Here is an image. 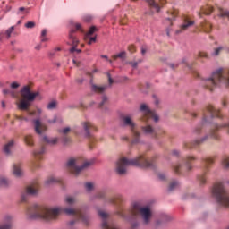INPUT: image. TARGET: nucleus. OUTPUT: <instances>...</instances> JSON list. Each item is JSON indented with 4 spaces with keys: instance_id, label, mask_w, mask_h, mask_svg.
<instances>
[{
    "instance_id": "1",
    "label": "nucleus",
    "mask_w": 229,
    "mask_h": 229,
    "mask_svg": "<svg viewBox=\"0 0 229 229\" xmlns=\"http://www.w3.org/2000/svg\"><path fill=\"white\" fill-rule=\"evenodd\" d=\"M62 212H64L67 216H73L75 218L68 223L69 226H74V224L78 223V221H81L86 226L90 225V216L87 214L85 208H63L62 207H46L34 204L27 208V216L30 219H42L47 223L56 221Z\"/></svg>"
},
{
    "instance_id": "2",
    "label": "nucleus",
    "mask_w": 229,
    "mask_h": 229,
    "mask_svg": "<svg viewBox=\"0 0 229 229\" xmlns=\"http://www.w3.org/2000/svg\"><path fill=\"white\" fill-rule=\"evenodd\" d=\"M116 215L126 221H132V219H137L140 217L144 225H149L151 223V218L153 217V212H151V208L149 206H140L139 204H133V206L125 211L119 210Z\"/></svg>"
},
{
    "instance_id": "3",
    "label": "nucleus",
    "mask_w": 229,
    "mask_h": 229,
    "mask_svg": "<svg viewBox=\"0 0 229 229\" xmlns=\"http://www.w3.org/2000/svg\"><path fill=\"white\" fill-rule=\"evenodd\" d=\"M157 156H154L150 160L146 158V156L140 155L133 159L122 157L116 162V173L118 174H126V169L129 165H135L136 167H155V161Z\"/></svg>"
},
{
    "instance_id": "4",
    "label": "nucleus",
    "mask_w": 229,
    "mask_h": 229,
    "mask_svg": "<svg viewBox=\"0 0 229 229\" xmlns=\"http://www.w3.org/2000/svg\"><path fill=\"white\" fill-rule=\"evenodd\" d=\"M140 110L142 114L141 121H143V123H147L146 126L141 127L142 131H144L146 135H151L153 139H158L160 135L165 133V131L157 132V131H155L153 126H151V121H154V123H158L159 118H158V114H157V113H155L154 111H151L148 106V105L141 104Z\"/></svg>"
},
{
    "instance_id": "5",
    "label": "nucleus",
    "mask_w": 229,
    "mask_h": 229,
    "mask_svg": "<svg viewBox=\"0 0 229 229\" xmlns=\"http://www.w3.org/2000/svg\"><path fill=\"white\" fill-rule=\"evenodd\" d=\"M204 89H208L210 92H213L217 87L225 85L228 87L229 85V72H224L223 69H218L212 72L211 76L208 79H204L201 82Z\"/></svg>"
},
{
    "instance_id": "6",
    "label": "nucleus",
    "mask_w": 229,
    "mask_h": 229,
    "mask_svg": "<svg viewBox=\"0 0 229 229\" xmlns=\"http://www.w3.org/2000/svg\"><path fill=\"white\" fill-rule=\"evenodd\" d=\"M211 193L213 198L216 199V203H218L220 207H224L225 208H229V191L225 187V183H215L212 188Z\"/></svg>"
},
{
    "instance_id": "7",
    "label": "nucleus",
    "mask_w": 229,
    "mask_h": 229,
    "mask_svg": "<svg viewBox=\"0 0 229 229\" xmlns=\"http://www.w3.org/2000/svg\"><path fill=\"white\" fill-rule=\"evenodd\" d=\"M21 99L20 103L17 104V107L19 110H22L24 112H28L30 110V106H31V103L35 101V98L39 96L38 92H31V88L29 85L24 86L20 91Z\"/></svg>"
},
{
    "instance_id": "8",
    "label": "nucleus",
    "mask_w": 229,
    "mask_h": 229,
    "mask_svg": "<svg viewBox=\"0 0 229 229\" xmlns=\"http://www.w3.org/2000/svg\"><path fill=\"white\" fill-rule=\"evenodd\" d=\"M76 31H83V29H81V24L72 23V29L69 33V44H71L72 46L70 49L71 53H74L75 51L76 53H81V49H76L78 44L80 43L78 38H76V36H74V33H76Z\"/></svg>"
},
{
    "instance_id": "9",
    "label": "nucleus",
    "mask_w": 229,
    "mask_h": 229,
    "mask_svg": "<svg viewBox=\"0 0 229 229\" xmlns=\"http://www.w3.org/2000/svg\"><path fill=\"white\" fill-rule=\"evenodd\" d=\"M196 160L195 157L190 156L184 159V164L178 163L173 166L175 174H185L189 171H192L191 162Z\"/></svg>"
},
{
    "instance_id": "10",
    "label": "nucleus",
    "mask_w": 229,
    "mask_h": 229,
    "mask_svg": "<svg viewBox=\"0 0 229 229\" xmlns=\"http://www.w3.org/2000/svg\"><path fill=\"white\" fill-rule=\"evenodd\" d=\"M78 159H69L67 162V167L69 171L75 174V176H78V174L83 171V169H87V167H90L92 164H94V161H85L82 165H78Z\"/></svg>"
},
{
    "instance_id": "11",
    "label": "nucleus",
    "mask_w": 229,
    "mask_h": 229,
    "mask_svg": "<svg viewBox=\"0 0 229 229\" xmlns=\"http://www.w3.org/2000/svg\"><path fill=\"white\" fill-rule=\"evenodd\" d=\"M123 123L124 126H128L132 133V141L131 144H140V132L137 131V124L133 123V120L130 116H124L123 118Z\"/></svg>"
},
{
    "instance_id": "12",
    "label": "nucleus",
    "mask_w": 229,
    "mask_h": 229,
    "mask_svg": "<svg viewBox=\"0 0 229 229\" xmlns=\"http://www.w3.org/2000/svg\"><path fill=\"white\" fill-rule=\"evenodd\" d=\"M214 164L213 157H204L202 158V167L203 173L198 175V181L200 185H205L207 183V174L210 171V165Z\"/></svg>"
},
{
    "instance_id": "13",
    "label": "nucleus",
    "mask_w": 229,
    "mask_h": 229,
    "mask_svg": "<svg viewBox=\"0 0 229 229\" xmlns=\"http://www.w3.org/2000/svg\"><path fill=\"white\" fill-rule=\"evenodd\" d=\"M98 216L102 220L101 228L102 229H121L119 225L114 223H109L108 217H110V215L108 213L99 210Z\"/></svg>"
},
{
    "instance_id": "14",
    "label": "nucleus",
    "mask_w": 229,
    "mask_h": 229,
    "mask_svg": "<svg viewBox=\"0 0 229 229\" xmlns=\"http://www.w3.org/2000/svg\"><path fill=\"white\" fill-rule=\"evenodd\" d=\"M214 117H221V114L218 109L209 105L203 113V123H210V119H214Z\"/></svg>"
},
{
    "instance_id": "15",
    "label": "nucleus",
    "mask_w": 229,
    "mask_h": 229,
    "mask_svg": "<svg viewBox=\"0 0 229 229\" xmlns=\"http://www.w3.org/2000/svg\"><path fill=\"white\" fill-rule=\"evenodd\" d=\"M38 192V185H30L28 186L25 190V192H23L21 196V203H26L28 202L29 196H36Z\"/></svg>"
},
{
    "instance_id": "16",
    "label": "nucleus",
    "mask_w": 229,
    "mask_h": 229,
    "mask_svg": "<svg viewBox=\"0 0 229 229\" xmlns=\"http://www.w3.org/2000/svg\"><path fill=\"white\" fill-rule=\"evenodd\" d=\"M207 139H208V136H204L200 139H197L191 142H183L182 144V148L184 149H194V148H198V146H201V144H203V142H205V140H207Z\"/></svg>"
},
{
    "instance_id": "17",
    "label": "nucleus",
    "mask_w": 229,
    "mask_h": 229,
    "mask_svg": "<svg viewBox=\"0 0 229 229\" xmlns=\"http://www.w3.org/2000/svg\"><path fill=\"white\" fill-rule=\"evenodd\" d=\"M191 26H194V21H191L189 17L184 16L183 24L180 26L179 30H175V35H180V33L187 31Z\"/></svg>"
},
{
    "instance_id": "18",
    "label": "nucleus",
    "mask_w": 229,
    "mask_h": 229,
    "mask_svg": "<svg viewBox=\"0 0 229 229\" xmlns=\"http://www.w3.org/2000/svg\"><path fill=\"white\" fill-rule=\"evenodd\" d=\"M33 124H34V131L38 135H42V133L47 131V125L44 124L40 119H35L33 120Z\"/></svg>"
},
{
    "instance_id": "19",
    "label": "nucleus",
    "mask_w": 229,
    "mask_h": 229,
    "mask_svg": "<svg viewBox=\"0 0 229 229\" xmlns=\"http://www.w3.org/2000/svg\"><path fill=\"white\" fill-rule=\"evenodd\" d=\"M82 127L86 133V137H90L92 131H98V128L96 127V125H94V123L90 122H83Z\"/></svg>"
},
{
    "instance_id": "20",
    "label": "nucleus",
    "mask_w": 229,
    "mask_h": 229,
    "mask_svg": "<svg viewBox=\"0 0 229 229\" xmlns=\"http://www.w3.org/2000/svg\"><path fill=\"white\" fill-rule=\"evenodd\" d=\"M12 221H13V217L5 215L2 219V224H0V229H12Z\"/></svg>"
},
{
    "instance_id": "21",
    "label": "nucleus",
    "mask_w": 229,
    "mask_h": 229,
    "mask_svg": "<svg viewBox=\"0 0 229 229\" xmlns=\"http://www.w3.org/2000/svg\"><path fill=\"white\" fill-rule=\"evenodd\" d=\"M176 17H178L177 9H172L168 11V17L165 21V24H170V26H173V22L176 21Z\"/></svg>"
},
{
    "instance_id": "22",
    "label": "nucleus",
    "mask_w": 229,
    "mask_h": 229,
    "mask_svg": "<svg viewBox=\"0 0 229 229\" xmlns=\"http://www.w3.org/2000/svg\"><path fill=\"white\" fill-rule=\"evenodd\" d=\"M148 6H149L152 13H155V12H160V9L164 7V3L157 2V1H150V2H148Z\"/></svg>"
},
{
    "instance_id": "23",
    "label": "nucleus",
    "mask_w": 229,
    "mask_h": 229,
    "mask_svg": "<svg viewBox=\"0 0 229 229\" xmlns=\"http://www.w3.org/2000/svg\"><path fill=\"white\" fill-rule=\"evenodd\" d=\"M59 133H61L62 135H64L63 137V142L64 144H69V142H71V138L66 136V135H69V133H71L70 127H65L64 129L59 130Z\"/></svg>"
},
{
    "instance_id": "24",
    "label": "nucleus",
    "mask_w": 229,
    "mask_h": 229,
    "mask_svg": "<svg viewBox=\"0 0 229 229\" xmlns=\"http://www.w3.org/2000/svg\"><path fill=\"white\" fill-rule=\"evenodd\" d=\"M13 174L16 176V178H21L23 176L24 172L22 171V167L21 164H14L13 166Z\"/></svg>"
},
{
    "instance_id": "25",
    "label": "nucleus",
    "mask_w": 229,
    "mask_h": 229,
    "mask_svg": "<svg viewBox=\"0 0 229 229\" xmlns=\"http://www.w3.org/2000/svg\"><path fill=\"white\" fill-rule=\"evenodd\" d=\"M109 203H112L113 205H116V207H119L121 203L124 201V197L121 194H117L114 197L109 199Z\"/></svg>"
},
{
    "instance_id": "26",
    "label": "nucleus",
    "mask_w": 229,
    "mask_h": 229,
    "mask_svg": "<svg viewBox=\"0 0 229 229\" xmlns=\"http://www.w3.org/2000/svg\"><path fill=\"white\" fill-rule=\"evenodd\" d=\"M13 140L9 141L5 146L4 147V153L7 157H10L12 155V149H13Z\"/></svg>"
},
{
    "instance_id": "27",
    "label": "nucleus",
    "mask_w": 229,
    "mask_h": 229,
    "mask_svg": "<svg viewBox=\"0 0 229 229\" xmlns=\"http://www.w3.org/2000/svg\"><path fill=\"white\" fill-rule=\"evenodd\" d=\"M24 142L26 146H30V148H33V146H35V140L33 139V135L31 134L25 135Z\"/></svg>"
},
{
    "instance_id": "28",
    "label": "nucleus",
    "mask_w": 229,
    "mask_h": 229,
    "mask_svg": "<svg viewBox=\"0 0 229 229\" xmlns=\"http://www.w3.org/2000/svg\"><path fill=\"white\" fill-rule=\"evenodd\" d=\"M60 182H62V180L59 178L51 176L45 181V185L49 187V185H54V183H60Z\"/></svg>"
},
{
    "instance_id": "29",
    "label": "nucleus",
    "mask_w": 229,
    "mask_h": 229,
    "mask_svg": "<svg viewBox=\"0 0 229 229\" xmlns=\"http://www.w3.org/2000/svg\"><path fill=\"white\" fill-rule=\"evenodd\" d=\"M200 28L205 33H210L212 31V24L207 21L201 23Z\"/></svg>"
},
{
    "instance_id": "30",
    "label": "nucleus",
    "mask_w": 229,
    "mask_h": 229,
    "mask_svg": "<svg viewBox=\"0 0 229 229\" xmlns=\"http://www.w3.org/2000/svg\"><path fill=\"white\" fill-rule=\"evenodd\" d=\"M46 153V148L41 147L39 150H34L33 156L36 158V160H42V155Z\"/></svg>"
},
{
    "instance_id": "31",
    "label": "nucleus",
    "mask_w": 229,
    "mask_h": 229,
    "mask_svg": "<svg viewBox=\"0 0 229 229\" xmlns=\"http://www.w3.org/2000/svg\"><path fill=\"white\" fill-rule=\"evenodd\" d=\"M91 90H93V92H97V94H103V92L106 90V86H98V85L93 84L91 86Z\"/></svg>"
},
{
    "instance_id": "32",
    "label": "nucleus",
    "mask_w": 229,
    "mask_h": 229,
    "mask_svg": "<svg viewBox=\"0 0 229 229\" xmlns=\"http://www.w3.org/2000/svg\"><path fill=\"white\" fill-rule=\"evenodd\" d=\"M44 142H47V144H50V146H55V144H58V138H47L45 136L43 138Z\"/></svg>"
},
{
    "instance_id": "33",
    "label": "nucleus",
    "mask_w": 229,
    "mask_h": 229,
    "mask_svg": "<svg viewBox=\"0 0 229 229\" xmlns=\"http://www.w3.org/2000/svg\"><path fill=\"white\" fill-rule=\"evenodd\" d=\"M180 187V182L178 181H172L169 184L168 191H174V189H178Z\"/></svg>"
},
{
    "instance_id": "34",
    "label": "nucleus",
    "mask_w": 229,
    "mask_h": 229,
    "mask_svg": "<svg viewBox=\"0 0 229 229\" xmlns=\"http://www.w3.org/2000/svg\"><path fill=\"white\" fill-rule=\"evenodd\" d=\"M10 181L6 177H0V187H8Z\"/></svg>"
},
{
    "instance_id": "35",
    "label": "nucleus",
    "mask_w": 229,
    "mask_h": 229,
    "mask_svg": "<svg viewBox=\"0 0 229 229\" xmlns=\"http://www.w3.org/2000/svg\"><path fill=\"white\" fill-rule=\"evenodd\" d=\"M96 31H98V28H96V26H92L90 27L89 30L88 31V33L85 36V38H89L90 36L94 35V33H96Z\"/></svg>"
},
{
    "instance_id": "36",
    "label": "nucleus",
    "mask_w": 229,
    "mask_h": 229,
    "mask_svg": "<svg viewBox=\"0 0 229 229\" xmlns=\"http://www.w3.org/2000/svg\"><path fill=\"white\" fill-rule=\"evenodd\" d=\"M57 105H58V102H56V100H53L48 103V105L47 106V110H55V108H56Z\"/></svg>"
},
{
    "instance_id": "37",
    "label": "nucleus",
    "mask_w": 229,
    "mask_h": 229,
    "mask_svg": "<svg viewBox=\"0 0 229 229\" xmlns=\"http://www.w3.org/2000/svg\"><path fill=\"white\" fill-rule=\"evenodd\" d=\"M29 115H36V117H39L42 114V109L38 108L36 111H29Z\"/></svg>"
},
{
    "instance_id": "38",
    "label": "nucleus",
    "mask_w": 229,
    "mask_h": 229,
    "mask_svg": "<svg viewBox=\"0 0 229 229\" xmlns=\"http://www.w3.org/2000/svg\"><path fill=\"white\" fill-rule=\"evenodd\" d=\"M219 15L220 17H226L227 19H229V11L219 8Z\"/></svg>"
},
{
    "instance_id": "39",
    "label": "nucleus",
    "mask_w": 229,
    "mask_h": 229,
    "mask_svg": "<svg viewBox=\"0 0 229 229\" xmlns=\"http://www.w3.org/2000/svg\"><path fill=\"white\" fill-rule=\"evenodd\" d=\"M84 187H85L87 192H92V190L94 189V183H92V182H86L84 184Z\"/></svg>"
},
{
    "instance_id": "40",
    "label": "nucleus",
    "mask_w": 229,
    "mask_h": 229,
    "mask_svg": "<svg viewBox=\"0 0 229 229\" xmlns=\"http://www.w3.org/2000/svg\"><path fill=\"white\" fill-rule=\"evenodd\" d=\"M197 58H205L207 60L208 59V54L205 51H199L198 53Z\"/></svg>"
},
{
    "instance_id": "41",
    "label": "nucleus",
    "mask_w": 229,
    "mask_h": 229,
    "mask_svg": "<svg viewBox=\"0 0 229 229\" xmlns=\"http://www.w3.org/2000/svg\"><path fill=\"white\" fill-rule=\"evenodd\" d=\"M214 12V7L208 6L206 9L202 10V13H204L205 15H210Z\"/></svg>"
},
{
    "instance_id": "42",
    "label": "nucleus",
    "mask_w": 229,
    "mask_h": 229,
    "mask_svg": "<svg viewBox=\"0 0 229 229\" xmlns=\"http://www.w3.org/2000/svg\"><path fill=\"white\" fill-rule=\"evenodd\" d=\"M65 202L68 205H74V203H76V199L74 197H66Z\"/></svg>"
},
{
    "instance_id": "43",
    "label": "nucleus",
    "mask_w": 229,
    "mask_h": 229,
    "mask_svg": "<svg viewBox=\"0 0 229 229\" xmlns=\"http://www.w3.org/2000/svg\"><path fill=\"white\" fill-rule=\"evenodd\" d=\"M223 49H225V47H219L217 48L214 49V53L212 54L213 56H219V55H221V51H223Z\"/></svg>"
},
{
    "instance_id": "44",
    "label": "nucleus",
    "mask_w": 229,
    "mask_h": 229,
    "mask_svg": "<svg viewBox=\"0 0 229 229\" xmlns=\"http://www.w3.org/2000/svg\"><path fill=\"white\" fill-rule=\"evenodd\" d=\"M46 35H47V30H43L41 31V42H47L48 38H46Z\"/></svg>"
},
{
    "instance_id": "45",
    "label": "nucleus",
    "mask_w": 229,
    "mask_h": 229,
    "mask_svg": "<svg viewBox=\"0 0 229 229\" xmlns=\"http://www.w3.org/2000/svg\"><path fill=\"white\" fill-rule=\"evenodd\" d=\"M13 30H15L14 26H12L11 28H9L6 31H5V35L7 37V38H10L12 37V33H13Z\"/></svg>"
},
{
    "instance_id": "46",
    "label": "nucleus",
    "mask_w": 229,
    "mask_h": 229,
    "mask_svg": "<svg viewBox=\"0 0 229 229\" xmlns=\"http://www.w3.org/2000/svg\"><path fill=\"white\" fill-rule=\"evenodd\" d=\"M193 135H201V126L198 125L193 129Z\"/></svg>"
},
{
    "instance_id": "47",
    "label": "nucleus",
    "mask_w": 229,
    "mask_h": 229,
    "mask_svg": "<svg viewBox=\"0 0 229 229\" xmlns=\"http://www.w3.org/2000/svg\"><path fill=\"white\" fill-rule=\"evenodd\" d=\"M108 102V97L103 96L102 102L99 104V108H103L105 105Z\"/></svg>"
},
{
    "instance_id": "48",
    "label": "nucleus",
    "mask_w": 229,
    "mask_h": 229,
    "mask_svg": "<svg viewBox=\"0 0 229 229\" xmlns=\"http://www.w3.org/2000/svg\"><path fill=\"white\" fill-rule=\"evenodd\" d=\"M124 56H126V52H121L117 55H113V58L114 60H117V58H124Z\"/></svg>"
},
{
    "instance_id": "49",
    "label": "nucleus",
    "mask_w": 229,
    "mask_h": 229,
    "mask_svg": "<svg viewBox=\"0 0 229 229\" xmlns=\"http://www.w3.org/2000/svg\"><path fill=\"white\" fill-rule=\"evenodd\" d=\"M222 164L224 167H225L226 169H229V157L224 158Z\"/></svg>"
},
{
    "instance_id": "50",
    "label": "nucleus",
    "mask_w": 229,
    "mask_h": 229,
    "mask_svg": "<svg viewBox=\"0 0 229 229\" xmlns=\"http://www.w3.org/2000/svg\"><path fill=\"white\" fill-rule=\"evenodd\" d=\"M152 99H153L156 106H158V105H160V100L158 99V97H157V95H153Z\"/></svg>"
},
{
    "instance_id": "51",
    "label": "nucleus",
    "mask_w": 229,
    "mask_h": 229,
    "mask_svg": "<svg viewBox=\"0 0 229 229\" xmlns=\"http://www.w3.org/2000/svg\"><path fill=\"white\" fill-rule=\"evenodd\" d=\"M142 60H139L138 62H129L130 65H131V67H133L134 69H136L137 65H139V64H141Z\"/></svg>"
},
{
    "instance_id": "52",
    "label": "nucleus",
    "mask_w": 229,
    "mask_h": 229,
    "mask_svg": "<svg viewBox=\"0 0 229 229\" xmlns=\"http://www.w3.org/2000/svg\"><path fill=\"white\" fill-rule=\"evenodd\" d=\"M25 27L31 29V28H35V22L33 21H29L25 24Z\"/></svg>"
},
{
    "instance_id": "53",
    "label": "nucleus",
    "mask_w": 229,
    "mask_h": 229,
    "mask_svg": "<svg viewBox=\"0 0 229 229\" xmlns=\"http://www.w3.org/2000/svg\"><path fill=\"white\" fill-rule=\"evenodd\" d=\"M83 21H85V22H90V21H92V16L86 15V16H84Z\"/></svg>"
},
{
    "instance_id": "54",
    "label": "nucleus",
    "mask_w": 229,
    "mask_h": 229,
    "mask_svg": "<svg viewBox=\"0 0 229 229\" xmlns=\"http://www.w3.org/2000/svg\"><path fill=\"white\" fill-rule=\"evenodd\" d=\"M157 176H158L159 180H161V182L165 181V178H166L165 174H158Z\"/></svg>"
},
{
    "instance_id": "55",
    "label": "nucleus",
    "mask_w": 229,
    "mask_h": 229,
    "mask_svg": "<svg viewBox=\"0 0 229 229\" xmlns=\"http://www.w3.org/2000/svg\"><path fill=\"white\" fill-rule=\"evenodd\" d=\"M97 198H100V199L105 198V191H99V192L97 194Z\"/></svg>"
},
{
    "instance_id": "56",
    "label": "nucleus",
    "mask_w": 229,
    "mask_h": 229,
    "mask_svg": "<svg viewBox=\"0 0 229 229\" xmlns=\"http://www.w3.org/2000/svg\"><path fill=\"white\" fill-rule=\"evenodd\" d=\"M20 85L17 82H13L11 84V89H19Z\"/></svg>"
},
{
    "instance_id": "57",
    "label": "nucleus",
    "mask_w": 229,
    "mask_h": 229,
    "mask_svg": "<svg viewBox=\"0 0 229 229\" xmlns=\"http://www.w3.org/2000/svg\"><path fill=\"white\" fill-rule=\"evenodd\" d=\"M161 220L163 223H165V221H169V216L167 215H163Z\"/></svg>"
},
{
    "instance_id": "58",
    "label": "nucleus",
    "mask_w": 229,
    "mask_h": 229,
    "mask_svg": "<svg viewBox=\"0 0 229 229\" xmlns=\"http://www.w3.org/2000/svg\"><path fill=\"white\" fill-rule=\"evenodd\" d=\"M172 155L174 157H180V151L179 150H173Z\"/></svg>"
},
{
    "instance_id": "59",
    "label": "nucleus",
    "mask_w": 229,
    "mask_h": 229,
    "mask_svg": "<svg viewBox=\"0 0 229 229\" xmlns=\"http://www.w3.org/2000/svg\"><path fill=\"white\" fill-rule=\"evenodd\" d=\"M129 51L130 53H135V46L133 45L129 46Z\"/></svg>"
},
{
    "instance_id": "60",
    "label": "nucleus",
    "mask_w": 229,
    "mask_h": 229,
    "mask_svg": "<svg viewBox=\"0 0 229 229\" xmlns=\"http://www.w3.org/2000/svg\"><path fill=\"white\" fill-rule=\"evenodd\" d=\"M96 38H97L96 36L89 38V41L88 42L89 46H90V44H92V42H96Z\"/></svg>"
},
{
    "instance_id": "61",
    "label": "nucleus",
    "mask_w": 229,
    "mask_h": 229,
    "mask_svg": "<svg viewBox=\"0 0 229 229\" xmlns=\"http://www.w3.org/2000/svg\"><path fill=\"white\" fill-rule=\"evenodd\" d=\"M107 76H108L109 85H112V83H114V80L112 79V76H110V73H107Z\"/></svg>"
},
{
    "instance_id": "62",
    "label": "nucleus",
    "mask_w": 229,
    "mask_h": 229,
    "mask_svg": "<svg viewBox=\"0 0 229 229\" xmlns=\"http://www.w3.org/2000/svg\"><path fill=\"white\" fill-rule=\"evenodd\" d=\"M10 92H11L10 89H4V90H3V94H4V96L10 94Z\"/></svg>"
},
{
    "instance_id": "63",
    "label": "nucleus",
    "mask_w": 229,
    "mask_h": 229,
    "mask_svg": "<svg viewBox=\"0 0 229 229\" xmlns=\"http://www.w3.org/2000/svg\"><path fill=\"white\" fill-rule=\"evenodd\" d=\"M9 95L12 96V98H15V92H13V90L9 92Z\"/></svg>"
},
{
    "instance_id": "64",
    "label": "nucleus",
    "mask_w": 229,
    "mask_h": 229,
    "mask_svg": "<svg viewBox=\"0 0 229 229\" xmlns=\"http://www.w3.org/2000/svg\"><path fill=\"white\" fill-rule=\"evenodd\" d=\"M169 65H170L171 69H174V68L178 67V65H175L174 64H170Z\"/></svg>"
}]
</instances>
